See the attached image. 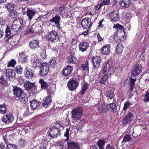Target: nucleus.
I'll return each mask as SVG.
<instances>
[{"label":"nucleus","instance_id":"f257e3e1","mask_svg":"<svg viewBox=\"0 0 149 149\" xmlns=\"http://www.w3.org/2000/svg\"><path fill=\"white\" fill-rule=\"evenodd\" d=\"M72 118L75 120L80 119L82 116V110L80 108H75L71 111Z\"/></svg>","mask_w":149,"mask_h":149},{"label":"nucleus","instance_id":"f03ea898","mask_svg":"<svg viewBox=\"0 0 149 149\" xmlns=\"http://www.w3.org/2000/svg\"><path fill=\"white\" fill-rule=\"evenodd\" d=\"M142 68L140 64H136L134 65L132 71V77H135L141 72Z\"/></svg>","mask_w":149,"mask_h":149},{"label":"nucleus","instance_id":"7ed1b4c3","mask_svg":"<svg viewBox=\"0 0 149 149\" xmlns=\"http://www.w3.org/2000/svg\"><path fill=\"white\" fill-rule=\"evenodd\" d=\"M79 84L77 80L71 78L67 83V86L69 90L72 91L77 88Z\"/></svg>","mask_w":149,"mask_h":149},{"label":"nucleus","instance_id":"20e7f679","mask_svg":"<svg viewBox=\"0 0 149 149\" xmlns=\"http://www.w3.org/2000/svg\"><path fill=\"white\" fill-rule=\"evenodd\" d=\"M50 132L49 134V136L51 138L56 137L57 136L59 135L60 134V130L59 128L56 126H53L50 129Z\"/></svg>","mask_w":149,"mask_h":149},{"label":"nucleus","instance_id":"39448f33","mask_svg":"<svg viewBox=\"0 0 149 149\" xmlns=\"http://www.w3.org/2000/svg\"><path fill=\"white\" fill-rule=\"evenodd\" d=\"M49 66L47 63H43L40 68V74L42 76L46 75L49 72Z\"/></svg>","mask_w":149,"mask_h":149},{"label":"nucleus","instance_id":"423d86ee","mask_svg":"<svg viewBox=\"0 0 149 149\" xmlns=\"http://www.w3.org/2000/svg\"><path fill=\"white\" fill-rule=\"evenodd\" d=\"M48 38L49 41L52 43L55 40L58 41L59 38L57 32L54 31H52L48 36Z\"/></svg>","mask_w":149,"mask_h":149},{"label":"nucleus","instance_id":"0eeeda50","mask_svg":"<svg viewBox=\"0 0 149 149\" xmlns=\"http://www.w3.org/2000/svg\"><path fill=\"white\" fill-rule=\"evenodd\" d=\"M92 24L90 19L88 17L82 19L81 26L84 28L89 29L92 26Z\"/></svg>","mask_w":149,"mask_h":149},{"label":"nucleus","instance_id":"6e6552de","mask_svg":"<svg viewBox=\"0 0 149 149\" xmlns=\"http://www.w3.org/2000/svg\"><path fill=\"white\" fill-rule=\"evenodd\" d=\"M101 60V58L99 56H96L93 57L91 61L93 64V68L95 70L98 68L99 67Z\"/></svg>","mask_w":149,"mask_h":149},{"label":"nucleus","instance_id":"1a4fd4ad","mask_svg":"<svg viewBox=\"0 0 149 149\" xmlns=\"http://www.w3.org/2000/svg\"><path fill=\"white\" fill-rule=\"evenodd\" d=\"M133 117V113L129 112L125 117L122 120V125L125 126L127 124H130Z\"/></svg>","mask_w":149,"mask_h":149},{"label":"nucleus","instance_id":"9d476101","mask_svg":"<svg viewBox=\"0 0 149 149\" xmlns=\"http://www.w3.org/2000/svg\"><path fill=\"white\" fill-rule=\"evenodd\" d=\"M13 91L14 95L18 97H21L23 93L22 89L16 86H13Z\"/></svg>","mask_w":149,"mask_h":149},{"label":"nucleus","instance_id":"9b49d317","mask_svg":"<svg viewBox=\"0 0 149 149\" xmlns=\"http://www.w3.org/2000/svg\"><path fill=\"white\" fill-rule=\"evenodd\" d=\"M109 16L111 19L114 21H118L119 18V16L118 11L113 10L112 12H110L109 13Z\"/></svg>","mask_w":149,"mask_h":149},{"label":"nucleus","instance_id":"f8f14e48","mask_svg":"<svg viewBox=\"0 0 149 149\" xmlns=\"http://www.w3.org/2000/svg\"><path fill=\"white\" fill-rule=\"evenodd\" d=\"M39 27V26H36L34 24L31 26H29L25 31V33H33L34 32H38V31L37 29Z\"/></svg>","mask_w":149,"mask_h":149},{"label":"nucleus","instance_id":"ddd939ff","mask_svg":"<svg viewBox=\"0 0 149 149\" xmlns=\"http://www.w3.org/2000/svg\"><path fill=\"white\" fill-rule=\"evenodd\" d=\"M5 74L7 79H12L15 77V73L14 70L10 69H7L5 72Z\"/></svg>","mask_w":149,"mask_h":149},{"label":"nucleus","instance_id":"4468645a","mask_svg":"<svg viewBox=\"0 0 149 149\" xmlns=\"http://www.w3.org/2000/svg\"><path fill=\"white\" fill-rule=\"evenodd\" d=\"M72 70V67L69 65H68L63 70L62 74L65 76H68L71 74Z\"/></svg>","mask_w":149,"mask_h":149},{"label":"nucleus","instance_id":"2eb2a0df","mask_svg":"<svg viewBox=\"0 0 149 149\" xmlns=\"http://www.w3.org/2000/svg\"><path fill=\"white\" fill-rule=\"evenodd\" d=\"M13 119V118L12 115L10 113H9L3 117L2 121L6 123H9L12 121Z\"/></svg>","mask_w":149,"mask_h":149},{"label":"nucleus","instance_id":"dca6fc26","mask_svg":"<svg viewBox=\"0 0 149 149\" xmlns=\"http://www.w3.org/2000/svg\"><path fill=\"white\" fill-rule=\"evenodd\" d=\"M24 85L25 89L27 91H29L33 88H35L36 87L34 83H31L29 81L25 82Z\"/></svg>","mask_w":149,"mask_h":149},{"label":"nucleus","instance_id":"f3484780","mask_svg":"<svg viewBox=\"0 0 149 149\" xmlns=\"http://www.w3.org/2000/svg\"><path fill=\"white\" fill-rule=\"evenodd\" d=\"M39 46V42L37 40H33L29 42V47L34 50L37 48Z\"/></svg>","mask_w":149,"mask_h":149},{"label":"nucleus","instance_id":"a211bd4d","mask_svg":"<svg viewBox=\"0 0 149 149\" xmlns=\"http://www.w3.org/2000/svg\"><path fill=\"white\" fill-rule=\"evenodd\" d=\"M113 28L116 29V31L114 33H117V35H118L119 37H121L122 34L121 33L120 30H124L123 27L119 24H116L113 26Z\"/></svg>","mask_w":149,"mask_h":149},{"label":"nucleus","instance_id":"6ab92c4d","mask_svg":"<svg viewBox=\"0 0 149 149\" xmlns=\"http://www.w3.org/2000/svg\"><path fill=\"white\" fill-rule=\"evenodd\" d=\"M68 149H80V146L77 143L74 142H67Z\"/></svg>","mask_w":149,"mask_h":149},{"label":"nucleus","instance_id":"aec40b11","mask_svg":"<svg viewBox=\"0 0 149 149\" xmlns=\"http://www.w3.org/2000/svg\"><path fill=\"white\" fill-rule=\"evenodd\" d=\"M110 45H107L103 47L101 49L102 54L106 55L109 54L110 52Z\"/></svg>","mask_w":149,"mask_h":149},{"label":"nucleus","instance_id":"412c9836","mask_svg":"<svg viewBox=\"0 0 149 149\" xmlns=\"http://www.w3.org/2000/svg\"><path fill=\"white\" fill-rule=\"evenodd\" d=\"M27 60V58L24 54V52H22L19 53L18 58V62L19 63H26Z\"/></svg>","mask_w":149,"mask_h":149},{"label":"nucleus","instance_id":"4be33fe9","mask_svg":"<svg viewBox=\"0 0 149 149\" xmlns=\"http://www.w3.org/2000/svg\"><path fill=\"white\" fill-rule=\"evenodd\" d=\"M130 3V0H120L119 4L121 6L127 8L129 6Z\"/></svg>","mask_w":149,"mask_h":149},{"label":"nucleus","instance_id":"5701e85b","mask_svg":"<svg viewBox=\"0 0 149 149\" xmlns=\"http://www.w3.org/2000/svg\"><path fill=\"white\" fill-rule=\"evenodd\" d=\"M52 102V99L51 96H48L43 100L42 104L45 107L47 108Z\"/></svg>","mask_w":149,"mask_h":149},{"label":"nucleus","instance_id":"b1692460","mask_svg":"<svg viewBox=\"0 0 149 149\" xmlns=\"http://www.w3.org/2000/svg\"><path fill=\"white\" fill-rule=\"evenodd\" d=\"M33 71L32 69H28L26 68L24 71V74L26 77L29 79H31L33 77Z\"/></svg>","mask_w":149,"mask_h":149},{"label":"nucleus","instance_id":"393cba45","mask_svg":"<svg viewBox=\"0 0 149 149\" xmlns=\"http://www.w3.org/2000/svg\"><path fill=\"white\" fill-rule=\"evenodd\" d=\"M88 43L87 42L81 43L79 45V49L80 51L84 52L86 51L88 47Z\"/></svg>","mask_w":149,"mask_h":149},{"label":"nucleus","instance_id":"a878e982","mask_svg":"<svg viewBox=\"0 0 149 149\" xmlns=\"http://www.w3.org/2000/svg\"><path fill=\"white\" fill-rule=\"evenodd\" d=\"M30 103L31 107L33 109H36L40 104V102H37L35 100L30 101Z\"/></svg>","mask_w":149,"mask_h":149},{"label":"nucleus","instance_id":"bb28decb","mask_svg":"<svg viewBox=\"0 0 149 149\" xmlns=\"http://www.w3.org/2000/svg\"><path fill=\"white\" fill-rule=\"evenodd\" d=\"M109 110L113 113H116L117 111V108L115 103L109 104L107 105Z\"/></svg>","mask_w":149,"mask_h":149},{"label":"nucleus","instance_id":"cd10ccee","mask_svg":"<svg viewBox=\"0 0 149 149\" xmlns=\"http://www.w3.org/2000/svg\"><path fill=\"white\" fill-rule=\"evenodd\" d=\"M31 62L32 67L35 68H36L37 67H40L42 64H43V63L40 62L39 60L37 59L32 60L31 61Z\"/></svg>","mask_w":149,"mask_h":149},{"label":"nucleus","instance_id":"c85d7f7f","mask_svg":"<svg viewBox=\"0 0 149 149\" xmlns=\"http://www.w3.org/2000/svg\"><path fill=\"white\" fill-rule=\"evenodd\" d=\"M6 37L8 38V39L11 38L14 35L11 32V30L9 27L7 26L6 28Z\"/></svg>","mask_w":149,"mask_h":149},{"label":"nucleus","instance_id":"c756f323","mask_svg":"<svg viewBox=\"0 0 149 149\" xmlns=\"http://www.w3.org/2000/svg\"><path fill=\"white\" fill-rule=\"evenodd\" d=\"M39 82L41 85V88L42 89H45L48 88V84L43 79H40Z\"/></svg>","mask_w":149,"mask_h":149},{"label":"nucleus","instance_id":"7c9ffc66","mask_svg":"<svg viewBox=\"0 0 149 149\" xmlns=\"http://www.w3.org/2000/svg\"><path fill=\"white\" fill-rule=\"evenodd\" d=\"M26 13L27 15L29 17L28 18L30 20L31 19L36 13L35 11L29 8H27Z\"/></svg>","mask_w":149,"mask_h":149},{"label":"nucleus","instance_id":"2f4dec72","mask_svg":"<svg viewBox=\"0 0 149 149\" xmlns=\"http://www.w3.org/2000/svg\"><path fill=\"white\" fill-rule=\"evenodd\" d=\"M15 6V5L12 3H8L5 6V7L7 9L8 11H11L14 10V8Z\"/></svg>","mask_w":149,"mask_h":149},{"label":"nucleus","instance_id":"473e14b6","mask_svg":"<svg viewBox=\"0 0 149 149\" xmlns=\"http://www.w3.org/2000/svg\"><path fill=\"white\" fill-rule=\"evenodd\" d=\"M105 143V140L101 139L99 140L97 143L99 149H104Z\"/></svg>","mask_w":149,"mask_h":149},{"label":"nucleus","instance_id":"72a5a7b5","mask_svg":"<svg viewBox=\"0 0 149 149\" xmlns=\"http://www.w3.org/2000/svg\"><path fill=\"white\" fill-rule=\"evenodd\" d=\"M20 98V100L23 104H25L28 102V96L26 94H22Z\"/></svg>","mask_w":149,"mask_h":149},{"label":"nucleus","instance_id":"f704fd0d","mask_svg":"<svg viewBox=\"0 0 149 149\" xmlns=\"http://www.w3.org/2000/svg\"><path fill=\"white\" fill-rule=\"evenodd\" d=\"M116 70V68L115 66H112L109 68L108 70L107 73L106 74L109 77H110L112 74H113Z\"/></svg>","mask_w":149,"mask_h":149},{"label":"nucleus","instance_id":"c9c22d12","mask_svg":"<svg viewBox=\"0 0 149 149\" xmlns=\"http://www.w3.org/2000/svg\"><path fill=\"white\" fill-rule=\"evenodd\" d=\"M61 20V17L58 15H56L55 16L53 17L52 19L50 20V21L53 23H56L58 22H60Z\"/></svg>","mask_w":149,"mask_h":149},{"label":"nucleus","instance_id":"e433bc0d","mask_svg":"<svg viewBox=\"0 0 149 149\" xmlns=\"http://www.w3.org/2000/svg\"><path fill=\"white\" fill-rule=\"evenodd\" d=\"M12 29L14 31L17 32L20 31L22 28L16 22V24H12Z\"/></svg>","mask_w":149,"mask_h":149},{"label":"nucleus","instance_id":"4c0bfd02","mask_svg":"<svg viewBox=\"0 0 149 149\" xmlns=\"http://www.w3.org/2000/svg\"><path fill=\"white\" fill-rule=\"evenodd\" d=\"M132 138L130 136V135L127 134L126 135L124 136L123 140L122 141V143L123 144L128 141H132Z\"/></svg>","mask_w":149,"mask_h":149},{"label":"nucleus","instance_id":"58836bf2","mask_svg":"<svg viewBox=\"0 0 149 149\" xmlns=\"http://www.w3.org/2000/svg\"><path fill=\"white\" fill-rule=\"evenodd\" d=\"M7 111V109L5 105V104L0 105V113L4 114Z\"/></svg>","mask_w":149,"mask_h":149},{"label":"nucleus","instance_id":"ea45409f","mask_svg":"<svg viewBox=\"0 0 149 149\" xmlns=\"http://www.w3.org/2000/svg\"><path fill=\"white\" fill-rule=\"evenodd\" d=\"M123 49V47L122 45L118 44L117 45L116 48V52L118 54H120L122 53Z\"/></svg>","mask_w":149,"mask_h":149},{"label":"nucleus","instance_id":"a19ab883","mask_svg":"<svg viewBox=\"0 0 149 149\" xmlns=\"http://www.w3.org/2000/svg\"><path fill=\"white\" fill-rule=\"evenodd\" d=\"M106 96L110 100L112 99L114 96V93L113 91H107L106 92Z\"/></svg>","mask_w":149,"mask_h":149},{"label":"nucleus","instance_id":"79ce46f5","mask_svg":"<svg viewBox=\"0 0 149 149\" xmlns=\"http://www.w3.org/2000/svg\"><path fill=\"white\" fill-rule=\"evenodd\" d=\"M110 67L109 64V62H107L105 64H103L102 68V72L105 73L106 72L108 69H109Z\"/></svg>","mask_w":149,"mask_h":149},{"label":"nucleus","instance_id":"37998d69","mask_svg":"<svg viewBox=\"0 0 149 149\" xmlns=\"http://www.w3.org/2000/svg\"><path fill=\"white\" fill-rule=\"evenodd\" d=\"M109 77V75H108L107 74H105L100 80V83L102 84L105 83Z\"/></svg>","mask_w":149,"mask_h":149},{"label":"nucleus","instance_id":"c03bdc74","mask_svg":"<svg viewBox=\"0 0 149 149\" xmlns=\"http://www.w3.org/2000/svg\"><path fill=\"white\" fill-rule=\"evenodd\" d=\"M68 59L70 63H75L76 62V58L75 56H71L70 55V56L68 57Z\"/></svg>","mask_w":149,"mask_h":149},{"label":"nucleus","instance_id":"a18cd8bd","mask_svg":"<svg viewBox=\"0 0 149 149\" xmlns=\"http://www.w3.org/2000/svg\"><path fill=\"white\" fill-rule=\"evenodd\" d=\"M16 64L15 60L13 59L9 61L8 63L7 67H9L10 66L14 67L15 65Z\"/></svg>","mask_w":149,"mask_h":149},{"label":"nucleus","instance_id":"49530a36","mask_svg":"<svg viewBox=\"0 0 149 149\" xmlns=\"http://www.w3.org/2000/svg\"><path fill=\"white\" fill-rule=\"evenodd\" d=\"M88 85V84H84L82 88L79 93L81 95H83L84 94L85 92L87 90Z\"/></svg>","mask_w":149,"mask_h":149},{"label":"nucleus","instance_id":"de8ad7c7","mask_svg":"<svg viewBox=\"0 0 149 149\" xmlns=\"http://www.w3.org/2000/svg\"><path fill=\"white\" fill-rule=\"evenodd\" d=\"M40 56L43 59H44L46 58L47 55L45 49H42L40 52Z\"/></svg>","mask_w":149,"mask_h":149},{"label":"nucleus","instance_id":"09e8293b","mask_svg":"<svg viewBox=\"0 0 149 149\" xmlns=\"http://www.w3.org/2000/svg\"><path fill=\"white\" fill-rule=\"evenodd\" d=\"M113 38L116 42H120L121 37H119L118 35H117V33H114L113 34Z\"/></svg>","mask_w":149,"mask_h":149},{"label":"nucleus","instance_id":"8fccbe9b","mask_svg":"<svg viewBox=\"0 0 149 149\" xmlns=\"http://www.w3.org/2000/svg\"><path fill=\"white\" fill-rule=\"evenodd\" d=\"M81 67L82 68L83 70H85L87 69L88 71L89 70V68L88 67V61H86L85 63V64H82L81 65Z\"/></svg>","mask_w":149,"mask_h":149},{"label":"nucleus","instance_id":"3c124183","mask_svg":"<svg viewBox=\"0 0 149 149\" xmlns=\"http://www.w3.org/2000/svg\"><path fill=\"white\" fill-rule=\"evenodd\" d=\"M7 149H17V147L16 145L8 143L7 145Z\"/></svg>","mask_w":149,"mask_h":149},{"label":"nucleus","instance_id":"603ef678","mask_svg":"<svg viewBox=\"0 0 149 149\" xmlns=\"http://www.w3.org/2000/svg\"><path fill=\"white\" fill-rule=\"evenodd\" d=\"M70 131V129L68 128L66 129V131L64 134V136L67 137L66 139H65V141L68 142L69 139V132Z\"/></svg>","mask_w":149,"mask_h":149},{"label":"nucleus","instance_id":"864d4df0","mask_svg":"<svg viewBox=\"0 0 149 149\" xmlns=\"http://www.w3.org/2000/svg\"><path fill=\"white\" fill-rule=\"evenodd\" d=\"M10 13V15L11 18H16L17 16V12L15 10L11 11H9Z\"/></svg>","mask_w":149,"mask_h":149},{"label":"nucleus","instance_id":"5fc2aeb1","mask_svg":"<svg viewBox=\"0 0 149 149\" xmlns=\"http://www.w3.org/2000/svg\"><path fill=\"white\" fill-rule=\"evenodd\" d=\"M15 70L18 73L21 74L22 73L23 69L21 65H18L15 68Z\"/></svg>","mask_w":149,"mask_h":149},{"label":"nucleus","instance_id":"6e6d98bb","mask_svg":"<svg viewBox=\"0 0 149 149\" xmlns=\"http://www.w3.org/2000/svg\"><path fill=\"white\" fill-rule=\"evenodd\" d=\"M0 84L5 85L7 84V81L4 78L3 76L2 75L1 76L0 78Z\"/></svg>","mask_w":149,"mask_h":149},{"label":"nucleus","instance_id":"4d7b16f0","mask_svg":"<svg viewBox=\"0 0 149 149\" xmlns=\"http://www.w3.org/2000/svg\"><path fill=\"white\" fill-rule=\"evenodd\" d=\"M130 107V103L129 102H126L124 104V106L123 107V110L124 111H125L126 109L127 108H129Z\"/></svg>","mask_w":149,"mask_h":149},{"label":"nucleus","instance_id":"13d9d810","mask_svg":"<svg viewBox=\"0 0 149 149\" xmlns=\"http://www.w3.org/2000/svg\"><path fill=\"white\" fill-rule=\"evenodd\" d=\"M6 24L5 20L3 17H0V26H4Z\"/></svg>","mask_w":149,"mask_h":149},{"label":"nucleus","instance_id":"bf43d9fd","mask_svg":"<svg viewBox=\"0 0 149 149\" xmlns=\"http://www.w3.org/2000/svg\"><path fill=\"white\" fill-rule=\"evenodd\" d=\"M107 107L104 104H102L101 105V106H100L98 108V110L100 112H103V111H102V110L103 109H105Z\"/></svg>","mask_w":149,"mask_h":149},{"label":"nucleus","instance_id":"052dcab7","mask_svg":"<svg viewBox=\"0 0 149 149\" xmlns=\"http://www.w3.org/2000/svg\"><path fill=\"white\" fill-rule=\"evenodd\" d=\"M144 101L145 102H148L149 101V91L145 95Z\"/></svg>","mask_w":149,"mask_h":149},{"label":"nucleus","instance_id":"680f3d73","mask_svg":"<svg viewBox=\"0 0 149 149\" xmlns=\"http://www.w3.org/2000/svg\"><path fill=\"white\" fill-rule=\"evenodd\" d=\"M136 78L135 77V78H130V84L135 85V82L136 81Z\"/></svg>","mask_w":149,"mask_h":149},{"label":"nucleus","instance_id":"e2e57ef3","mask_svg":"<svg viewBox=\"0 0 149 149\" xmlns=\"http://www.w3.org/2000/svg\"><path fill=\"white\" fill-rule=\"evenodd\" d=\"M57 146L58 147L60 148L61 149H63L64 146V143L63 142H58L57 143Z\"/></svg>","mask_w":149,"mask_h":149},{"label":"nucleus","instance_id":"0e129e2a","mask_svg":"<svg viewBox=\"0 0 149 149\" xmlns=\"http://www.w3.org/2000/svg\"><path fill=\"white\" fill-rule=\"evenodd\" d=\"M26 143L24 139H19V144L22 146V147H23L24 146Z\"/></svg>","mask_w":149,"mask_h":149},{"label":"nucleus","instance_id":"69168bd1","mask_svg":"<svg viewBox=\"0 0 149 149\" xmlns=\"http://www.w3.org/2000/svg\"><path fill=\"white\" fill-rule=\"evenodd\" d=\"M16 22L18 25H19V26H20L22 28L23 25V20L22 19H19V20L17 21Z\"/></svg>","mask_w":149,"mask_h":149},{"label":"nucleus","instance_id":"338daca9","mask_svg":"<svg viewBox=\"0 0 149 149\" xmlns=\"http://www.w3.org/2000/svg\"><path fill=\"white\" fill-rule=\"evenodd\" d=\"M101 3L103 6L107 5L109 4L110 2V0H101Z\"/></svg>","mask_w":149,"mask_h":149},{"label":"nucleus","instance_id":"774afa93","mask_svg":"<svg viewBox=\"0 0 149 149\" xmlns=\"http://www.w3.org/2000/svg\"><path fill=\"white\" fill-rule=\"evenodd\" d=\"M56 63V61L54 59L51 60L49 62L50 65H51V66L52 67L54 66V65Z\"/></svg>","mask_w":149,"mask_h":149}]
</instances>
